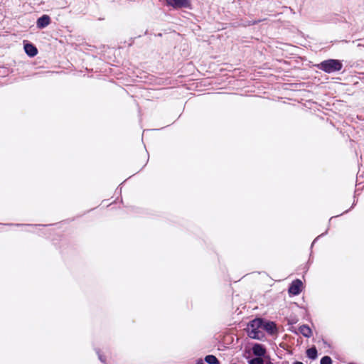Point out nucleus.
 Segmentation results:
<instances>
[{"instance_id": "nucleus-20", "label": "nucleus", "mask_w": 364, "mask_h": 364, "mask_svg": "<svg viewBox=\"0 0 364 364\" xmlns=\"http://www.w3.org/2000/svg\"><path fill=\"white\" fill-rule=\"evenodd\" d=\"M264 364H274L272 361L267 360L264 362Z\"/></svg>"}, {"instance_id": "nucleus-19", "label": "nucleus", "mask_w": 364, "mask_h": 364, "mask_svg": "<svg viewBox=\"0 0 364 364\" xmlns=\"http://www.w3.org/2000/svg\"><path fill=\"white\" fill-rule=\"evenodd\" d=\"M292 364H304V363L301 361H295Z\"/></svg>"}, {"instance_id": "nucleus-13", "label": "nucleus", "mask_w": 364, "mask_h": 364, "mask_svg": "<svg viewBox=\"0 0 364 364\" xmlns=\"http://www.w3.org/2000/svg\"><path fill=\"white\" fill-rule=\"evenodd\" d=\"M320 364H332V359L330 356L325 355L321 358Z\"/></svg>"}, {"instance_id": "nucleus-4", "label": "nucleus", "mask_w": 364, "mask_h": 364, "mask_svg": "<svg viewBox=\"0 0 364 364\" xmlns=\"http://www.w3.org/2000/svg\"><path fill=\"white\" fill-rule=\"evenodd\" d=\"M302 282L296 279L294 280L289 285L288 292L289 295L296 296L299 295L302 291Z\"/></svg>"}, {"instance_id": "nucleus-18", "label": "nucleus", "mask_w": 364, "mask_h": 364, "mask_svg": "<svg viewBox=\"0 0 364 364\" xmlns=\"http://www.w3.org/2000/svg\"><path fill=\"white\" fill-rule=\"evenodd\" d=\"M196 364H205L202 359H198L196 361Z\"/></svg>"}, {"instance_id": "nucleus-1", "label": "nucleus", "mask_w": 364, "mask_h": 364, "mask_svg": "<svg viewBox=\"0 0 364 364\" xmlns=\"http://www.w3.org/2000/svg\"><path fill=\"white\" fill-rule=\"evenodd\" d=\"M316 68L328 74L339 72L343 69V62L338 59H327L317 64Z\"/></svg>"}, {"instance_id": "nucleus-10", "label": "nucleus", "mask_w": 364, "mask_h": 364, "mask_svg": "<svg viewBox=\"0 0 364 364\" xmlns=\"http://www.w3.org/2000/svg\"><path fill=\"white\" fill-rule=\"evenodd\" d=\"M306 356L311 360H316L318 357V351L315 346L306 350Z\"/></svg>"}, {"instance_id": "nucleus-21", "label": "nucleus", "mask_w": 364, "mask_h": 364, "mask_svg": "<svg viewBox=\"0 0 364 364\" xmlns=\"http://www.w3.org/2000/svg\"><path fill=\"white\" fill-rule=\"evenodd\" d=\"M322 342L324 345H327V342L324 339H322Z\"/></svg>"}, {"instance_id": "nucleus-16", "label": "nucleus", "mask_w": 364, "mask_h": 364, "mask_svg": "<svg viewBox=\"0 0 364 364\" xmlns=\"http://www.w3.org/2000/svg\"><path fill=\"white\" fill-rule=\"evenodd\" d=\"M326 232H327V231H326L325 232H323V233L321 234L320 235H318V237H316V238L313 241V242H312V244H311V246H313V245H314V244L316 242V240H317L320 237L323 236L324 235H326Z\"/></svg>"}, {"instance_id": "nucleus-11", "label": "nucleus", "mask_w": 364, "mask_h": 364, "mask_svg": "<svg viewBox=\"0 0 364 364\" xmlns=\"http://www.w3.org/2000/svg\"><path fill=\"white\" fill-rule=\"evenodd\" d=\"M205 361L208 364H220L219 360L213 355H208L205 357Z\"/></svg>"}, {"instance_id": "nucleus-15", "label": "nucleus", "mask_w": 364, "mask_h": 364, "mask_svg": "<svg viewBox=\"0 0 364 364\" xmlns=\"http://www.w3.org/2000/svg\"><path fill=\"white\" fill-rule=\"evenodd\" d=\"M96 353H97L98 355V358L100 360V361L102 363H105V359L103 358V356L100 354V350H96Z\"/></svg>"}, {"instance_id": "nucleus-2", "label": "nucleus", "mask_w": 364, "mask_h": 364, "mask_svg": "<svg viewBox=\"0 0 364 364\" xmlns=\"http://www.w3.org/2000/svg\"><path fill=\"white\" fill-rule=\"evenodd\" d=\"M262 318H255L250 321L247 327V333L252 339L262 340L264 337V333L259 330L262 328Z\"/></svg>"}, {"instance_id": "nucleus-8", "label": "nucleus", "mask_w": 364, "mask_h": 364, "mask_svg": "<svg viewBox=\"0 0 364 364\" xmlns=\"http://www.w3.org/2000/svg\"><path fill=\"white\" fill-rule=\"evenodd\" d=\"M25 53L29 57H34L38 54L37 48L31 43H26L23 46Z\"/></svg>"}, {"instance_id": "nucleus-14", "label": "nucleus", "mask_w": 364, "mask_h": 364, "mask_svg": "<svg viewBox=\"0 0 364 364\" xmlns=\"http://www.w3.org/2000/svg\"><path fill=\"white\" fill-rule=\"evenodd\" d=\"M263 21V19H258V20H253V21H247V23L245 24H244V26H253V25H256L260 22H262Z\"/></svg>"}, {"instance_id": "nucleus-6", "label": "nucleus", "mask_w": 364, "mask_h": 364, "mask_svg": "<svg viewBox=\"0 0 364 364\" xmlns=\"http://www.w3.org/2000/svg\"><path fill=\"white\" fill-rule=\"evenodd\" d=\"M252 353L256 356L255 358H262L266 353L265 347L260 343H255L252 348Z\"/></svg>"}, {"instance_id": "nucleus-5", "label": "nucleus", "mask_w": 364, "mask_h": 364, "mask_svg": "<svg viewBox=\"0 0 364 364\" xmlns=\"http://www.w3.org/2000/svg\"><path fill=\"white\" fill-rule=\"evenodd\" d=\"M269 335H274L277 333V325L273 321H265L263 320V323L261 327Z\"/></svg>"}, {"instance_id": "nucleus-7", "label": "nucleus", "mask_w": 364, "mask_h": 364, "mask_svg": "<svg viewBox=\"0 0 364 364\" xmlns=\"http://www.w3.org/2000/svg\"><path fill=\"white\" fill-rule=\"evenodd\" d=\"M50 18L48 15L44 14L39 17L36 21V26L39 29H43L50 23Z\"/></svg>"}, {"instance_id": "nucleus-9", "label": "nucleus", "mask_w": 364, "mask_h": 364, "mask_svg": "<svg viewBox=\"0 0 364 364\" xmlns=\"http://www.w3.org/2000/svg\"><path fill=\"white\" fill-rule=\"evenodd\" d=\"M299 331L300 333L305 338H309L312 336V331L308 325H306V324L301 325L299 328Z\"/></svg>"}, {"instance_id": "nucleus-3", "label": "nucleus", "mask_w": 364, "mask_h": 364, "mask_svg": "<svg viewBox=\"0 0 364 364\" xmlns=\"http://www.w3.org/2000/svg\"><path fill=\"white\" fill-rule=\"evenodd\" d=\"M165 1L168 6L175 9L191 7L190 0H165Z\"/></svg>"}, {"instance_id": "nucleus-12", "label": "nucleus", "mask_w": 364, "mask_h": 364, "mask_svg": "<svg viewBox=\"0 0 364 364\" xmlns=\"http://www.w3.org/2000/svg\"><path fill=\"white\" fill-rule=\"evenodd\" d=\"M264 362L262 358H252L248 360L249 364H264Z\"/></svg>"}, {"instance_id": "nucleus-17", "label": "nucleus", "mask_w": 364, "mask_h": 364, "mask_svg": "<svg viewBox=\"0 0 364 364\" xmlns=\"http://www.w3.org/2000/svg\"><path fill=\"white\" fill-rule=\"evenodd\" d=\"M355 204H356V200L354 199V201H353L350 208L349 210H347L344 211L343 213H348L350 209H352L355 205Z\"/></svg>"}]
</instances>
